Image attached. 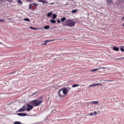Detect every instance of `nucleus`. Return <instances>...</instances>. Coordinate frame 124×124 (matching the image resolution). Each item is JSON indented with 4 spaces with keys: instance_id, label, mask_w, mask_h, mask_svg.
Masks as SVG:
<instances>
[{
    "instance_id": "obj_1",
    "label": "nucleus",
    "mask_w": 124,
    "mask_h": 124,
    "mask_svg": "<svg viewBox=\"0 0 124 124\" xmlns=\"http://www.w3.org/2000/svg\"><path fill=\"white\" fill-rule=\"evenodd\" d=\"M76 22L70 20L68 19L62 23L63 25H66L70 27H72L75 25Z\"/></svg>"
},
{
    "instance_id": "obj_2",
    "label": "nucleus",
    "mask_w": 124,
    "mask_h": 124,
    "mask_svg": "<svg viewBox=\"0 0 124 124\" xmlns=\"http://www.w3.org/2000/svg\"><path fill=\"white\" fill-rule=\"evenodd\" d=\"M43 101L42 100H39L36 99L30 102V103L32 104L34 106H37L40 105Z\"/></svg>"
},
{
    "instance_id": "obj_3",
    "label": "nucleus",
    "mask_w": 124,
    "mask_h": 124,
    "mask_svg": "<svg viewBox=\"0 0 124 124\" xmlns=\"http://www.w3.org/2000/svg\"><path fill=\"white\" fill-rule=\"evenodd\" d=\"M27 106L28 107V108L26 109V110L28 111H30V110L32 109L33 108V105L29 104H27Z\"/></svg>"
},
{
    "instance_id": "obj_4",
    "label": "nucleus",
    "mask_w": 124,
    "mask_h": 124,
    "mask_svg": "<svg viewBox=\"0 0 124 124\" xmlns=\"http://www.w3.org/2000/svg\"><path fill=\"white\" fill-rule=\"evenodd\" d=\"M58 92V96L59 97H63L65 96V95L63 94V93L61 89L59 90Z\"/></svg>"
},
{
    "instance_id": "obj_5",
    "label": "nucleus",
    "mask_w": 124,
    "mask_h": 124,
    "mask_svg": "<svg viewBox=\"0 0 124 124\" xmlns=\"http://www.w3.org/2000/svg\"><path fill=\"white\" fill-rule=\"evenodd\" d=\"M62 91V92L63 94H66L67 93V92H69L68 91L67 89L66 88H64L61 89Z\"/></svg>"
},
{
    "instance_id": "obj_6",
    "label": "nucleus",
    "mask_w": 124,
    "mask_h": 124,
    "mask_svg": "<svg viewBox=\"0 0 124 124\" xmlns=\"http://www.w3.org/2000/svg\"><path fill=\"white\" fill-rule=\"evenodd\" d=\"M17 114L20 116H25L27 115L26 113H18Z\"/></svg>"
},
{
    "instance_id": "obj_7",
    "label": "nucleus",
    "mask_w": 124,
    "mask_h": 124,
    "mask_svg": "<svg viewBox=\"0 0 124 124\" xmlns=\"http://www.w3.org/2000/svg\"><path fill=\"white\" fill-rule=\"evenodd\" d=\"M91 103L93 104H99V101H93L91 102Z\"/></svg>"
},
{
    "instance_id": "obj_8",
    "label": "nucleus",
    "mask_w": 124,
    "mask_h": 124,
    "mask_svg": "<svg viewBox=\"0 0 124 124\" xmlns=\"http://www.w3.org/2000/svg\"><path fill=\"white\" fill-rule=\"evenodd\" d=\"M23 107H22V108L19 109L18 110V111L19 112H21L25 110H26V109H23Z\"/></svg>"
},
{
    "instance_id": "obj_9",
    "label": "nucleus",
    "mask_w": 124,
    "mask_h": 124,
    "mask_svg": "<svg viewBox=\"0 0 124 124\" xmlns=\"http://www.w3.org/2000/svg\"><path fill=\"white\" fill-rule=\"evenodd\" d=\"M113 49L114 50L116 51H118L119 50V48L115 46H113Z\"/></svg>"
},
{
    "instance_id": "obj_10",
    "label": "nucleus",
    "mask_w": 124,
    "mask_h": 124,
    "mask_svg": "<svg viewBox=\"0 0 124 124\" xmlns=\"http://www.w3.org/2000/svg\"><path fill=\"white\" fill-rule=\"evenodd\" d=\"M50 21L51 23H56V20L54 19H51L50 20Z\"/></svg>"
},
{
    "instance_id": "obj_11",
    "label": "nucleus",
    "mask_w": 124,
    "mask_h": 124,
    "mask_svg": "<svg viewBox=\"0 0 124 124\" xmlns=\"http://www.w3.org/2000/svg\"><path fill=\"white\" fill-rule=\"evenodd\" d=\"M22 123L19 121H16L14 123V124H21Z\"/></svg>"
},
{
    "instance_id": "obj_12",
    "label": "nucleus",
    "mask_w": 124,
    "mask_h": 124,
    "mask_svg": "<svg viewBox=\"0 0 124 124\" xmlns=\"http://www.w3.org/2000/svg\"><path fill=\"white\" fill-rule=\"evenodd\" d=\"M52 14V12H50L48 13L47 14V16L48 17H50L51 16Z\"/></svg>"
},
{
    "instance_id": "obj_13",
    "label": "nucleus",
    "mask_w": 124,
    "mask_h": 124,
    "mask_svg": "<svg viewBox=\"0 0 124 124\" xmlns=\"http://www.w3.org/2000/svg\"><path fill=\"white\" fill-rule=\"evenodd\" d=\"M66 20V18L65 17H63L61 18V21L62 22H63Z\"/></svg>"
},
{
    "instance_id": "obj_14",
    "label": "nucleus",
    "mask_w": 124,
    "mask_h": 124,
    "mask_svg": "<svg viewBox=\"0 0 124 124\" xmlns=\"http://www.w3.org/2000/svg\"><path fill=\"white\" fill-rule=\"evenodd\" d=\"M50 28V26L48 25H46L44 26V28L45 29H47Z\"/></svg>"
},
{
    "instance_id": "obj_15",
    "label": "nucleus",
    "mask_w": 124,
    "mask_h": 124,
    "mask_svg": "<svg viewBox=\"0 0 124 124\" xmlns=\"http://www.w3.org/2000/svg\"><path fill=\"white\" fill-rule=\"evenodd\" d=\"M30 28L31 29H34V30H37L39 29L40 28H34L33 27H32L31 26L30 27Z\"/></svg>"
},
{
    "instance_id": "obj_16",
    "label": "nucleus",
    "mask_w": 124,
    "mask_h": 124,
    "mask_svg": "<svg viewBox=\"0 0 124 124\" xmlns=\"http://www.w3.org/2000/svg\"><path fill=\"white\" fill-rule=\"evenodd\" d=\"M55 40V39H51V40H46V42H50L51 41H53Z\"/></svg>"
},
{
    "instance_id": "obj_17",
    "label": "nucleus",
    "mask_w": 124,
    "mask_h": 124,
    "mask_svg": "<svg viewBox=\"0 0 124 124\" xmlns=\"http://www.w3.org/2000/svg\"><path fill=\"white\" fill-rule=\"evenodd\" d=\"M79 85H74L72 86V87H76L78 86Z\"/></svg>"
},
{
    "instance_id": "obj_18",
    "label": "nucleus",
    "mask_w": 124,
    "mask_h": 124,
    "mask_svg": "<svg viewBox=\"0 0 124 124\" xmlns=\"http://www.w3.org/2000/svg\"><path fill=\"white\" fill-rule=\"evenodd\" d=\"M53 17H52V18L53 19H55V18L56 17H57V16L56 15H55V14H53Z\"/></svg>"
},
{
    "instance_id": "obj_19",
    "label": "nucleus",
    "mask_w": 124,
    "mask_h": 124,
    "mask_svg": "<svg viewBox=\"0 0 124 124\" xmlns=\"http://www.w3.org/2000/svg\"><path fill=\"white\" fill-rule=\"evenodd\" d=\"M99 69H93L91 70V71L92 72H94L96 71H97L99 70Z\"/></svg>"
},
{
    "instance_id": "obj_20",
    "label": "nucleus",
    "mask_w": 124,
    "mask_h": 124,
    "mask_svg": "<svg viewBox=\"0 0 124 124\" xmlns=\"http://www.w3.org/2000/svg\"><path fill=\"white\" fill-rule=\"evenodd\" d=\"M24 20H25L26 21H27L30 22V20L29 19L27 18H24Z\"/></svg>"
},
{
    "instance_id": "obj_21",
    "label": "nucleus",
    "mask_w": 124,
    "mask_h": 124,
    "mask_svg": "<svg viewBox=\"0 0 124 124\" xmlns=\"http://www.w3.org/2000/svg\"><path fill=\"white\" fill-rule=\"evenodd\" d=\"M32 4L33 6L35 7L37 6L38 4H36V3H34Z\"/></svg>"
},
{
    "instance_id": "obj_22",
    "label": "nucleus",
    "mask_w": 124,
    "mask_h": 124,
    "mask_svg": "<svg viewBox=\"0 0 124 124\" xmlns=\"http://www.w3.org/2000/svg\"><path fill=\"white\" fill-rule=\"evenodd\" d=\"M77 11V10L76 9H74L72 10V13H74L76 12Z\"/></svg>"
},
{
    "instance_id": "obj_23",
    "label": "nucleus",
    "mask_w": 124,
    "mask_h": 124,
    "mask_svg": "<svg viewBox=\"0 0 124 124\" xmlns=\"http://www.w3.org/2000/svg\"><path fill=\"white\" fill-rule=\"evenodd\" d=\"M120 50L122 52H124V49L122 47H121L120 48Z\"/></svg>"
},
{
    "instance_id": "obj_24",
    "label": "nucleus",
    "mask_w": 124,
    "mask_h": 124,
    "mask_svg": "<svg viewBox=\"0 0 124 124\" xmlns=\"http://www.w3.org/2000/svg\"><path fill=\"white\" fill-rule=\"evenodd\" d=\"M68 120H69V119H64L63 121L65 122H67L68 121Z\"/></svg>"
},
{
    "instance_id": "obj_25",
    "label": "nucleus",
    "mask_w": 124,
    "mask_h": 124,
    "mask_svg": "<svg viewBox=\"0 0 124 124\" xmlns=\"http://www.w3.org/2000/svg\"><path fill=\"white\" fill-rule=\"evenodd\" d=\"M98 85L102 86L103 85H102L100 83H98Z\"/></svg>"
},
{
    "instance_id": "obj_26",
    "label": "nucleus",
    "mask_w": 124,
    "mask_h": 124,
    "mask_svg": "<svg viewBox=\"0 0 124 124\" xmlns=\"http://www.w3.org/2000/svg\"><path fill=\"white\" fill-rule=\"evenodd\" d=\"M18 2L20 4H22V2L20 0H18Z\"/></svg>"
},
{
    "instance_id": "obj_27",
    "label": "nucleus",
    "mask_w": 124,
    "mask_h": 124,
    "mask_svg": "<svg viewBox=\"0 0 124 124\" xmlns=\"http://www.w3.org/2000/svg\"><path fill=\"white\" fill-rule=\"evenodd\" d=\"M93 115H94V114H93V113L91 112L90 113V115L92 116H93Z\"/></svg>"
},
{
    "instance_id": "obj_28",
    "label": "nucleus",
    "mask_w": 124,
    "mask_h": 124,
    "mask_svg": "<svg viewBox=\"0 0 124 124\" xmlns=\"http://www.w3.org/2000/svg\"><path fill=\"white\" fill-rule=\"evenodd\" d=\"M15 72H16V71H13V72H10V73L9 74V75H11V74H13V73H15Z\"/></svg>"
},
{
    "instance_id": "obj_29",
    "label": "nucleus",
    "mask_w": 124,
    "mask_h": 124,
    "mask_svg": "<svg viewBox=\"0 0 124 124\" xmlns=\"http://www.w3.org/2000/svg\"><path fill=\"white\" fill-rule=\"evenodd\" d=\"M112 0H108L107 2L109 3H110L112 2Z\"/></svg>"
},
{
    "instance_id": "obj_30",
    "label": "nucleus",
    "mask_w": 124,
    "mask_h": 124,
    "mask_svg": "<svg viewBox=\"0 0 124 124\" xmlns=\"http://www.w3.org/2000/svg\"><path fill=\"white\" fill-rule=\"evenodd\" d=\"M93 86H96L98 85V83L94 84H93Z\"/></svg>"
},
{
    "instance_id": "obj_31",
    "label": "nucleus",
    "mask_w": 124,
    "mask_h": 124,
    "mask_svg": "<svg viewBox=\"0 0 124 124\" xmlns=\"http://www.w3.org/2000/svg\"><path fill=\"white\" fill-rule=\"evenodd\" d=\"M37 93V92H36L35 93H34V94H31L30 96H33L34 95H35V94H36V93Z\"/></svg>"
},
{
    "instance_id": "obj_32",
    "label": "nucleus",
    "mask_w": 124,
    "mask_h": 124,
    "mask_svg": "<svg viewBox=\"0 0 124 124\" xmlns=\"http://www.w3.org/2000/svg\"><path fill=\"white\" fill-rule=\"evenodd\" d=\"M94 115H96L97 114V113L96 111H94Z\"/></svg>"
},
{
    "instance_id": "obj_33",
    "label": "nucleus",
    "mask_w": 124,
    "mask_h": 124,
    "mask_svg": "<svg viewBox=\"0 0 124 124\" xmlns=\"http://www.w3.org/2000/svg\"><path fill=\"white\" fill-rule=\"evenodd\" d=\"M57 22L58 23H60V21L59 19L57 20Z\"/></svg>"
},
{
    "instance_id": "obj_34",
    "label": "nucleus",
    "mask_w": 124,
    "mask_h": 124,
    "mask_svg": "<svg viewBox=\"0 0 124 124\" xmlns=\"http://www.w3.org/2000/svg\"><path fill=\"white\" fill-rule=\"evenodd\" d=\"M31 4H30L29 5V8L31 9Z\"/></svg>"
},
{
    "instance_id": "obj_35",
    "label": "nucleus",
    "mask_w": 124,
    "mask_h": 124,
    "mask_svg": "<svg viewBox=\"0 0 124 124\" xmlns=\"http://www.w3.org/2000/svg\"><path fill=\"white\" fill-rule=\"evenodd\" d=\"M42 0H38V1L39 2H43Z\"/></svg>"
},
{
    "instance_id": "obj_36",
    "label": "nucleus",
    "mask_w": 124,
    "mask_h": 124,
    "mask_svg": "<svg viewBox=\"0 0 124 124\" xmlns=\"http://www.w3.org/2000/svg\"><path fill=\"white\" fill-rule=\"evenodd\" d=\"M93 84H92V85H90L89 86V87H90L91 86H93Z\"/></svg>"
},
{
    "instance_id": "obj_37",
    "label": "nucleus",
    "mask_w": 124,
    "mask_h": 124,
    "mask_svg": "<svg viewBox=\"0 0 124 124\" xmlns=\"http://www.w3.org/2000/svg\"><path fill=\"white\" fill-rule=\"evenodd\" d=\"M23 107L24 108H23V109H26V107L25 106H23Z\"/></svg>"
},
{
    "instance_id": "obj_38",
    "label": "nucleus",
    "mask_w": 124,
    "mask_h": 124,
    "mask_svg": "<svg viewBox=\"0 0 124 124\" xmlns=\"http://www.w3.org/2000/svg\"><path fill=\"white\" fill-rule=\"evenodd\" d=\"M122 59V57H121V58H118V60H120L121 59Z\"/></svg>"
},
{
    "instance_id": "obj_39",
    "label": "nucleus",
    "mask_w": 124,
    "mask_h": 124,
    "mask_svg": "<svg viewBox=\"0 0 124 124\" xmlns=\"http://www.w3.org/2000/svg\"><path fill=\"white\" fill-rule=\"evenodd\" d=\"M122 20H124V16L122 18Z\"/></svg>"
},
{
    "instance_id": "obj_40",
    "label": "nucleus",
    "mask_w": 124,
    "mask_h": 124,
    "mask_svg": "<svg viewBox=\"0 0 124 124\" xmlns=\"http://www.w3.org/2000/svg\"><path fill=\"white\" fill-rule=\"evenodd\" d=\"M118 58H115V59H116V60H118Z\"/></svg>"
},
{
    "instance_id": "obj_41",
    "label": "nucleus",
    "mask_w": 124,
    "mask_h": 124,
    "mask_svg": "<svg viewBox=\"0 0 124 124\" xmlns=\"http://www.w3.org/2000/svg\"><path fill=\"white\" fill-rule=\"evenodd\" d=\"M4 21L3 20H0V21Z\"/></svg>"
},
{
    "instance_id": "obj_42",
    "label": "nucleus",
    "mask_w": 124,
    "mask_h": 124,
    "mask_svg": "<svg viewBox=\"0 0 124 124\" xmlns=\"http://www.w3.org/2000/svg\"><path fill=\"white\" fill-rule=\"evenodd\" d=\"M42 98L41 97H40V98H39V99H41Z\"/></svg>"
},
{
    "instance_id": "obj_43",
    "label": "nucleus",
    "mask_w": 124,
    "mask_h": 124,
    "mask_svg": "<svg viewBox=\"0 0 124 124\" xmlns=\"http://www.w3.org/2000/svg\"><path fill=\"white\" fill-rule=\"evenodd\" d=\"M123 26L124 27V23L123 24Z\"/></svg>"
},
{
    "instance_id": "obj_44",
    "label": "nucleus",
    "mask_w": 124,
    "mask_h": 124,
    "mask_svg": "<svg viewBox=\"0 0 124 124\" xmlns=\"http://www.w3.org/2000/svg\"><path fill=\"white\" fill-rule=\"evenodd\" d=\"M122 58L123 59H124V57H122Z\"/></svg>"
},
{
    "instance_id": "obj_45",
    "label": "nucleus",
    "mask_w": 124,
    "mask_h": 124,
    "mask_svg": "<svg viewBox=\"0 0 124 124\" xmlns=\"http://www.w3.org/2000/svg\"><path fill=\"white\" fill-rule=\"evenodd\" d=\"M102 68H104V67H102V68H100L99 69H100Z\"/></svg>"
},
{
    "instance_id": "obj_46",
    "label": "nucleus",
    "mask_w": 124,
    "mask_h": 124,
    "mask_svg": "<svg viewBox=\"0 0 124 124\" xmlns=\"http://www.w3.org/2000/svg\"><path fill=\"white\" fill-rule=\"evenodd\" d=\"M2 43L1 42H0V44H2Z\"/></svg>"
}]
</instances>
